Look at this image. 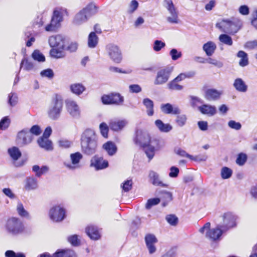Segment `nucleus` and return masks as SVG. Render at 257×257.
I'll return each instance as SVG.
<instances>
[{
  "mask_svg": "<svg viewBox=\"0 0 257 257\" xmlns=\"http://www.w3.org/2000/svg\"><path fill=\"white\" fill-rule=\"evenodd\" d=\"M81 146L82 152L87 156H91L97 151V140L95 131L86 129L82 134Z\"/></svg>",
  "mask_w": 257,
  "mask_h": 257,
  "instance_id": "f257e3e1",
  "label": "nucleus"
},
{
  "mask_svg": "<svg viewBox=\"0 0 257 257\" xmlns=\"http://www.w3.org/2000/svg\"><path fill=\"white\" fill-rule=\"evenodd\" d=\"M134 142L136 145H139L144 149L149 161L153 158L155 149L154 146L152 145L153 142L151 141L150 136L147 132L137 130L136 132Z\"/></svg>",
  "mask_w": 257,
  "mask_h": 257,
  "instance_id": "f03ea898",
  "label": "nucleus"
},
{
  "mask_svg": "<svg viewBox=\"0 0 257 257\" xmlns=\"http://www.w3.org/2000/svg\"><path fill=\"white\" fill-rule=\"evenodd\" d=\"M68 15L67 10L64 8L55 9L53 11L50 23L45 26V30L47 32H56L61 26L63 17Z\"/></svg>",
  "mask_w": 257,
  "mask_h": 257,
  "instance_id": "7ed1b4c3",
  "label": "nucleus"
},
{
  "mask_svg": "<svg viewBox=\"0 0 257 257\" xmlns=\"http://www.w3.org/2000/svg\"><path fill=\"white\" fill-rule=\"evenodd\" d=\"M5 227L8 233L14 236L22 234L25 231V226L23 221L17 217H11L8 219L6 222Z\"/></svg>",
  "mask_w": 257,
  "mask_h": 257,
  "instance_id": "20e7f679",
  "label": "nucleus"
},
{
  "mask_svg": "<svg viewBox=\"0 0 257 257\" xmlns=\"http://www.w3.org/2000/svg\"><path fill=\"white\" fill-rule=\"evenodd\" d=\"M241 26V22L236 19H234L232 21L223 20L216 25V27L221 31L231 34L236 33L240 29Z\"/></svg>",
  "mask_w": 257,
  "mask_h": 257,
  "instance_id": "39448f33",
  "label": "nucleus"
},
{
  "mask_svg": "<svg viewBox=\"0 0 257 257\" xmlns=\"http://www.w3.org/2000/svg\"><path fill=\"white\" fill-rule=\"evenodd\" d=\"M63 102L62 99L59 96H56L52 100L48 108V115L53 120L58 119L62 111Z\"/></svg>",
  "mask_w": 257,
  "mask_h": 257,
  "instance_id": "423d86ee",
  "label": "nucleus"
},
{
  "mask_svg": "<svg viewBox=\"0 0 257 257\" xmlns=\"http://www.w3.org/2000/svg\"><path fill=\"white\" fill-rule=\"evenodd\" d=\"M221 218L222 222L219 225L226 232L236 226L237 216L233 213L231 212H225L221 216Z\"/></svg>",
  "mask_w": 257,
  "mask_h": 257,
  "instance_id": "0eeeda50",
  "label": "nucleus"
},
{
  "mask_svg": "<svg viewBox=\"0 0 257 257\" xmlns=\"http://www.w3.org/2000/svg\"><path fill=\"white\" fill-rule=\"evenodd\" d=\"M34 139L28 128H25L18 132L16 138V144L20 147H24L31 144Z\"/></svg>",
  "mask_w": 257,
  "mask_h": 257,
  "instance_id": "6e6552de",
  "label": "nucleus"
},
{
  "mask_svg": "<svg viewBox=\"0 0 257 257\" xmlns=\"http://www.w3.org/2000/svg\"><path fill=\"white\" fill-rule=\"evenodd\" d=\"M106 51L110 59L114 63L119 64L122 60V54L119 46L109 44L106 46Z\"/></svg>",
  "mask_w": 257,
  "mask_h": 257,
  "instance_id": "1a4fd4ad",
  "label": "nucleus"
},
{
  "mask_svg": "<svg viewBox=\"0 0 257 257\" xmlns=\"http://www.w3.org/2000/svg\"><path fill=\"white\" fill-rule=\"evenodd\" d=\"M49 216L53 222H61L66 217V210L60 205L54 206L49 210Z\"/></svg>",
  "mask_w": 257,
  "mask_h": 257,
  "instance_id": "9d476101",
  "label": "nucleus"
},
{
  "mask_svg": "<svg viewBox=\"0 0 257 257\" xmlns=\"http://www.w3.org/2000/svg\"><path fill=\"white\" fill-rule=\"evenodd\" d=\"M173 70V67L170 66L159 70L157 72L154 84L155 85H162L166 83L168 81Z\"/></svg>",
  "mask_w": 257,
  "mask_h": 257,
  "instance_id": "9b49d317",
  "label": "nucleus"
},
{
  "mask_svg": "<svg viewBox=\"0 0 257 257\" xmlns=\"http://www.w3.org/2000/svg\"><path fill=\"white\" fill-rule=\"evenodd\" d=\"M164 6L170 15V16L167 18L168 22L172 24H178L179 23L178 13L172 0H164Z\"/></svg>",
  "mask_w": 257,
  "mask_h": 257,
  "instance_id": "f8f14e48",
  "label": "nucleus"
},
{
  "mask_svg": "<svg viewBox=\"0 0 257 257\" xmlns=\"http://www.w3.org/2000/svg\"><path fill=\"white\" fill-rule=\"evenodd\" d=\"M109 166L107 160L98 155L93 156L90 161V167L96 171L106 169Z\"/></svg>",
  "mask_w": 257,
  "mask_h": 257,
  "instance_id": "ddd939ff",
  "label": "nucleus"
},
{
  "mask_svg": "<svg viewBox=\"0 0 257 257\" xmlns=\"http://www.w3.org/2000/svg\"><path fill=\"white\" fill-rule=\"evenodd\" d=\"M101 100L105 104H121L123 101V97L118 93H112L108 95H104L101 97Z\"/></svg>",
  "mask_w": 257,
  "mask_h": 257,
  "instance_id": "4468645a",
  "label": "nucleus"
},
{
  "mask_svg": "<svg viewBox=\"0 0 257 257\" xmlns=\"http://www.w3.org/2000/svg\"><path fill=\"white\" fill-rule=\"evenodd\" d=\"M83 156L80 152H76L71 154L70 158L71 162H65V166L70 170H74L80 168V162L82 159Z\"/></svg>",
  "mask_w": 257,
  "mask_h": 257,
  "instance_id": "2eb2a0df",
  "label": "nucleus"
},
{
  "mask_svg": "<svg viewBox=\"0 0 257 257\" xmlns=\"http://www.w3.org/2000/svg\"><path fill=\"white\" fill-rule=\"evenodd\" d=\"M66 107L68 112L72 117L79 118L80 117V108L76 101L71 99L67 100Z\"/></svg>",
  "mask_w": 257,
  "mask_h": 257,
  "instance_id": "dca6fc26",
  "label": "nucleus"
},
{
  "mask_svg": "<svg viewBox=\"0 0 257 257\" xmlns=\"http://www.w3.org/2000/svg\"><path fill=\"white\" fill-rule=\"evenodd\" d=\"M66 39L62 35H56L51 36L49 39V44L51 47L65 49Z\"/></svg>",
  "mask_w": 257,
  "mask_h": 257,
  "instance_id": "f3484780",
  "label": "nucleus"
},
{
  "mask_svg": "<svg viewBox=\"0 0 257 257\" xmlns=\"http://www.w3.org/2000/svg\"><path fill=\"white\" fill-rule=\"evenodd\" d=\"M37 257H77L75 252L71 249H58L51 255L48 252H44Z\"/></svg>",
  "mask_w": 257,
  "mask_h": 257,
  "instance_id": "a211bd4d",
  "label": "nucleus"
},
{
  "mask_svg": "<svg viewBox=\"0 0 257 257\" xmlns=\"http://www.w3.org/2000/svg\"><path fill=\"white\" fill-rule=\"evenodd\" d=\"M226 232L223 228L218 224L215 228H209L206 232V237L211 241H217L220 239L221 235Z\"/></svg>",
  "mask_w": 257,
  "mask_h": 257,
  "instance_id": "6ab92c4d",
  "label": "nucleus"
},
{
  "mask_svg": "<svg viewBox=\"0 0 257 257\" xmlns=\"http://www.w3.org/2000/svg\"><path fill=\"white\" fill-rule=\"evenodd\" d=\"M148 177L149 181L154 186L163 187H167L168 186L166 183H163L159 174L154 171H150L149 172Z\"/></svg>",
  "mask_w": 257,
  "mask_h": 257,
  "instance_id": "aec40b11",
  "label": "nucleus"
},
{
  "mask_svg": "<svg viewBox=\"0 0 257 257\" xmlns=\"http://www.w3.org/2000/svg\"><path fill=\"white\" fill-rule=\"evenodd\" d=\"M128 121L126 119H113L111 120L109 123L110 128L115 132L121 131L127 124Z\"/></svg>",
  "mask_w": 257,
  "mask_h": 257,
  "instance_id": "412c9836",
  "label": "nucleus"
},
{
  "mask_svg": "<svg viewBox=\"0 0 257 257\" xmlns=\"http://www.w3.org/2000/svg\"><path fill=\"white\" fill-rule=\"evenodd\" d=\"M222 94V91L210 88L207 89L205 91L204 97L208 101H215L220 99Z\"/></svg>",
  "mask_w": 257,
  "mask_h": 257,
  "instance_id": "4be33fe9",
  "label": "nucleus"
},
{
  "mask_svg": "<svg viewBox=\"0 0 257 257\" xmlns=\"http://www.w3.org/2000/svg\"><path fill=\"white\" fill-rule=\"evenodd\" d=\"M38 187V181L33 176L28 177L24 181V189L27 191L36 190Z\"/></svg>",
  "mask_w": 257,
  "mask_h": 257,
  "instance_id": "5701e85b",
  "label": "nucleus"
},
{
  "mask_svg": "<svg viewBox=\"0 0 257 257\" xmlns=\"http://www.w3.org/2000/svg\"><path fill=\"white\" fill-rule=\"evenodd\" d=\"M198 109L202 114L209 116H212L217 113L216 107L208 104H203L201 106H198Z\"/></svg>",
  "mask_w": 257,
  "mask_h": 257,
  "instance_id": "b1692460",
  "label": "nucleus"
},
{
  "mask_svg": "<svg viewBox=\"0 0 257 257\" xmlns=\"http://www.w3.org/2000/svg\"><path fill=\"white\" fill-rule=\"evenodd\" d=\"M161 109L165 114H179L181 113V110L178 106H173L169 103L162 104Z\"/></svg>",
  "mask_w": 257,
  "mask_h": 257,
  "instance_id": "393cba45",
  "label": "nucleus"
},
{
  "mask_svg": "<svg viewBox=\"0 0 257 257\" xmlns=\"http://www.w3.org/2000/svg\"><path fill=\"white\" fill-rule=\"evenodd\" d=\"M87 235L93 240H97L100 238V235L96 226L93 225L88 226L85 229Z\"/></svg>",
  "mask_w": 257,
  "mask_h": 257,
  "instance_id": "a878e982",
  "label": "nucleus"
},
{
  "mask_svg": "<svg viewBox=\"0 0 257 257\" xmlns=\"http://www.w3.org/2000/svg\"><path fill=\"white\" fill-rule=\"evenodd\" d=\"M233 86L236 91L242 93L246 92L248 88L245 82L240 78L234 80Z\"/></svg>",
  "mask_w": 257,
  "mask_h": 257,
  "instance_id": "bb28decb",
  "label": "nucleus"
},
{
  "mask_svg": "<svg viewBox=\"0 0 257 257\" xmlns=\"http://www.w3.org/2000/svg\"><path fill=\"white\" fill-rule=\"evenodd\" d=\"M37 143L40 147L46 151H52L53 149L52 142L48 138L40 137L38 139Z\"/></svg>",
  "mask_w": 257,
  "mask_h": 257,
  "instance_id": "cd10ccee",
  "label": "nucleus"
},
{
  "mask_svg": "<svg viewBox=\"0 0 257 257\" xmlns=\"http://www.w3.org/2000/svg\"><path fill=\"white\" fill-rule=\"evenodd\" d=\"M70 89L72 93L79 96L86 90L85 86L81 83H75L70 85Z\"/></svg>",
  "mask_w": 257,
  "mask_h": 257,
  "instance_id": "c85d7f7f",
  "label": "nucleus"
},
{
  "mask_svg": "<svg viewBox=\"0 0 257 257\" xmlns=\"http://www.w3.org/2000/svg\"><path fill=\"white\" fill-rule=\"evenodd\" d=\"M82 10L89 19L97 13L98 8L94 3H90L84 8Z\"/></svg>",
  "mask_w": 257,
  "mask_h": 257,
  "instance_id": "c756f323",
  "label": "nucleus"
},
{
  "mask_svg": "<svg viewBox=\"0 0 257 257\" xmlns=\"http://www.w3.org/2000/svg\"><path fill=\"white\" fill-rule=\"evenodd\" d=\"M89 18L83 11H80L75 16L73 23L77 25H80L88 20Z\"/></svg>",
  "mask_w": 257,
  "mask_h": 257,
  "instance_id": "7c9ffc66",
  "label": "nucleus"
},
{
  "mask_svg": "<svg viewBox=\"0 0 257 257\" xmlns=\"http://www.w3.org/2000/svg\"><path fill=\"white\" fill-rule=\"evenodd\" d=\"M102 148L107 152L109 156L114 155L117 151V147L115 144L110 141L104 144Z\"/></svg>",
  "mask_w": 257,
  "mask_h": 257,
  "instance_id": "2f4dec72",
  "label": "nucleus"
},
{
  "mask_svg": "<svg viewBox=\"0 0 257 257\" xmlns=\"http://www.w3.org/2000/svg\"><path fill=\"white\" fill-rule=\"evenodd\" d=\"M216 48V44L212 41H209L204 44L203 46V50L208 56H212L214 53Z\"/></svg>",
  "mask_w": 257,
  "mask_h": 257,
  "instance_id": "473e14b6",
  "label": "nucleus"
},
{
  "mask_svg": "<svg viewBox=\"0 0 257 257\" xmlns=\"http://www.w3.org/2000/svg\"><path fill=\"white\" fill-rule=\"evenodd\" d=\"M155 125L159 131L163 133H168L172 129V126L169 123H164L161 120L155 121Z\"/></svg>",
  "mask_w": 257,
  "mask_h": 257,
  "instance_id": "72a5a7b5",
  "label": "nucleus"
},
{
  "mask_svg": "<svg viewBox=\"0 0 257 257\" xmlns=\"http://www.w3.org/2000/svg\"><path fill=\"white\" fill-rule=\"evenodd\" d=\"M8 153L12 159L16 161L18 160L22 156L21 152L17 147H13L8 150Z\"/></svg>",
  "mask_w": 257,
  "mask_h": 257,
  "instance_id": "f704fd0d",
  "label": "nucleus"
},
{
  "mask_svg": "<svg viewBox=\"0 0 257 257\" xmlns=\"http://www.w3.org/2000/svg\"><path fill=\"white\" fill-rule=\"evenodd\" d=\"M49 170V167L47 166H42L40 167L39 166L35 165L32 167V171L35 173V175L37 177H40L42 175L47 173Z\"/></svg>",
  "mask_w": 257,
  "mask_h": 257,
  "instance_id": "c9c22d12",
  "label": "nucleus"
},
{
  "mask_svg": "<svg viewBox=\"0 0 257 257\" xmlns=\"http://www.w3.org/2000/svg\"><path fill=\"white\" fill-rule=\"evenodd\" d=\"M23 69L26 71H31L35 69L34 64L27 58H24L20 64V70Z\"/></svg>",
  "mask_w": 257,
  "mask_h": 257,
  "instance_id": "e433bc0d",
  "label": "nucleus"
},
{
  "mask_svg": "<svg viewBox=\"0 0 257 257\" xmlns=\"http://www.w3.org/2000/svg\"><path fill=\"white\" fill-rule=\"evenodd\" d=\"M159 193L162 194L161 199L162 200V206H166L169 202L171 201L173 199L172 194L167 191H160Z\"/></svg>",
  "mask_w": 257,
  "mask_h": 257,
  "instance_id": "4c0bfd02",
  "label": "nucleus"
},
{
  "mask_svg": "<svg viewBox=\"0 0 257 257\" xmlns=\"http://www.w3.org/2000/svg\"><path fill=\"white\" fill-rule=\"evenodd\" d=\"M16 209L20 216L26 219H30L31 217L29 213L25 209L21 202H18Z\"/></svg>",
  "mask_w": 257,
  "mask_h": 257,
  "instance_id": "58836bf2",
  "label": "nucleus"
},
{
  "mask_svg": "<svg viewBox=\"0 0 257 257\" xmlns=\"http://www.w3.org/2000/svg\"><path fill=\"white\" fill-rule=\"evenodd\" d=\"M143 103L147 108V113L149 116L154 114V102L149 98L144 99Z\"/></svg>",
  "mask_w": 257,
  "mask_h": 257,
  "instance_id": "ea45409f",
  "label": "nucleus"
},
{
  "mask_svg": "<svg viewBox=\"0 0 257 257\" xmlns=\"http://www.w3.org/2000/svg\"><path fill=\"white\" fill-rule=\"evenodd\" d=\"M52 49L50 51V56L56 59L63 58L65 56L63 50L65 49H61L59 48L52 47Z\"/></svg>",
  "mask_w": 257,
  "mask_h": 257,
  "instance_id": "a19ab883",
  "label": "nucleus"
},
{
  "mask_svg": "<svg viewBox=\"0 0 257 257\" xmlns=\"http://www.w3.org/2000/svg\"><path fill=\"white\" fill-rule=\"evenodd\" d=\"M237 56L240 58L239 62V65L241 67H244L248 64V59L247 54L243 51H239L237 54Z\"/></svg>",
  "mask_w": 257,
  "mask_h": 257,
  "instance_id": "79ce46f5",
  "label": "nucleus"
},
{
  "mask_svg": "<svg viewBox=\"0 0 257 257\" xmlns=\"http://www.w3.org/2000/svg\"><path fill=\"white\" fill-rule=\"evenodd\" d=\"M98 37L95 32H91L88 36V45L89 48H95L98 43Z\"/></svg>",
  "mask_w": 257,
  "mask_h": 257,
  "instance_id": "37998d69",
  "label": "nucleus"
},
{
  "mask_svg": "<svg viewBox=\"0 0 257 257\" xmlns=\"http://www.w3.org/2000/svg\"><path fill=\"white\" fill-rule=\"evenodd\" d=\"M220 42L227 46H231L233 44V41L230 36L226 34H221L218 38Z\"/></svg>",
  "mask_w": 257,
  "mask_h": 257,
  "instance_id": "c03bdc74",
  "label": "nucleus"
},
{
  "mask_svg": "<svg viewBox=\"0 0 257 257\" xmlns=\"http://www.w3.org/2000/svg\"><path fill=\"white\" fill-rule=\"evenodd\" d=\"M18 102V97L15 92H11L8 97V103L11 107L15 106Z\"/></svg>",
  "mask_w": 257,
  "mask_h": 257,
  "instance_id": "a18cd8bd",
  "label": "nucleus"
},
{
  "mask_svg": "<svg viewBox=\"0 0 257 257\" xmlns=\"http://www.w3.org/2000/svg\"><path fill=\"white\" fill-rule=\"evenodd\" d=\"M187 116L185 114H177L176 116L175 122L177 125L180 127L184 126L187 122Z\"/></svg>",
  "mask_w": 257,
  "mask_h": 257,
  "instance_id": "49530a36",
  "label": "nucleus"
},
{
  "mask_svg": "<svg viewBox=\"0 0 257 257\" xmlns=\"http://www.w3.org/2000/svg\"><path fill=\"white\" fill-rule=\"evenodd\" d=\"M175 80H172L168 84V87L170 90L180 91L183 89V86L178 83Z\"/></svg>",
  "mask_w": 257,
  "mask_h": 257,
  "instance_id": "de8ad7c7",
  "label": "nucleus"
},
{
  "mask_svg": "<svg viewBox=\"0 0 257 257\" xmlns=\"http://www.w3.org/2000/svg\"><path fill=\"white\" fill-rule=\"evenodd\" d=\"M232 174V171L227 167H223L221 170V176L223 179H227L231 177Z\"/></svg>",
  "mask_w": 257,
  "mask_h": 257,
  "instance_id": "09e8293b",
  "label": "nucleus"
},
{
  "mask_svg": "<svg viewBox=\"0 0 257 257\" xmlns=\"http://www.w3.org/2000/svg\"><path fill=\"white\" fill-rule=\"evenodd\" d=\"M123 191L127 192L130 191L133 187V180L132 179L125 180L120 186Z\"/></svg>",
  "mask_w": 257,
  "mask_h": 257,
  "instance_id": "8fccbe9b",
  "label": "nucleus"
},
{
  "mask_svg": "<svg viewBox=\"0 0 257 257\" xmlns=\"http://www.w3.org/2000/svg\"><path fill=\"white\" fill-rule=\"evenodd\" d=\"M32 57L34 60L40 62L45 61L44 55L38 50H36L33 52Z\"/></svg>",
  "mask_w": 257,
  "mask_h": 257,
  "instance_id": "3c124183",
  "label": "nucleus"
},
{
  "mask_svg": "<svg viewBox=\"0 0 257 257\" xmlns=\"http://www.w3.org/2000/svg\"><path fill=\"white\" fill-rule=\"evenodd\" d=\"M247 155L243 153H240L238 154L236 163L239 166H243L247 161Z\"/></svg>",
  "mask_w": 257,
  "mask_h": 257,
  "instance_id": "603ef678",
  "label": "nucleus"
},
{
  "mask_svg": "<svg viewBox=\"0 0 257 257\" xmlns=\"http://www.w3.org/2000/svg\"><path fill=\"white\" fill-rule=\"evenodd\" d=\"M174 152L176 154L180 157L188 158L190 159H193V156L188 154L185 150L179 147H176L174 149Z\"/></svg>",
  "mask_w": 257,
  "mask_h": 257,
  "instance_id": "864d4df0",
  "label": "nucleus"
},
{
  "mask_svg": "<svg viewBox=\"0 0 257 257\" xmlns=\"http://www.w3.org/2000/svg\"><path fill=\"white\" fill-rule=\"evenodd\" d=\"M160 202L159 198H153L148 200L146 204V208L147 209H151L153 206L158 204Z\"/></svg>",
  "mask_w": 257,
  "mask_h": 257,
  "instance_id": "5fc2aeb1",
  "label": "nucleus"
},
{
  "mask_svg": "<svg viewBox=\"0 0 257 257\" xmlns=\"http://www.w3.org/2000/svg\"><path fill=\"white\" fill-rule=\"evenodd\" d=\"M10 122L11 120L9 116H7L2 118L0 120V130H6L9 126Z\"/></svg>",
  "mask_w": 257,
  "mask_h": 257,
  "instance_id": "6e6d98bb",
  "label": "nucleus"
},
{
  "mask_svg": "<svg viewBox=\"0 0 257 257\" xmlns=\"http://www.w3.org/2000/svg\"><path fill=\"white\" fill-rule=\"evenodd\" d=\"M5 257H26L24 253L19 252H15L12 250H8L5 253Z\"/></svg>",
  "mask_w": 257,
  "mask_h": 257,
  "instance_id": "4d7b16f0",
  "label": "nucleus"
},
{
  "mask_svg": "<svg viewBox=\"0 0 257 257\" xmlns=\"http://www.w3.org/2000/svg\"><path fill=\"white\" fill-rule=\"evenodd\" d=\"M139 7V3L136 0H132L128 5L127 13L132 14L137 10Z\"/></svg>",
  "mask_w": 257,
  "mask_h": 257,
  "instance_id": "13d9d810",
  "label": "nucleus"
},
{
  "mask_svg": "<svg viewBox=\"0 0 257 257\" xmlns=\"http://www.w3.org/2000/svg\"><path fill=\"white\" fill-rule=\"evenodd\" d=\"M170 55L173 60L176 61L181 57L182 53L177 49L173 48L170 50Z\"/></svg>",
  "mask_w": 257,
  "mask_h": 257,
  "instance_id": "bf43d9fd",
  "label": "nucleus"
},
{
  "mask_svg": "<svg viewBox=\"0 0 257 257\" xmlns=\"http://www.w3.org/2000/svg\"><path fill=\"white\" fill-rule=\"evenodd\" d=\"M166 46L165 43L160 40H155L154 42L153 49L156 52L160 51L162 48Z\"/></svg>",
  "mask_w": 257,
  "mask_h": 257,
  "instance_id": "052dcab7",
  "label": "nucleus"
},
{
  "mask_svg": "<svg viewBox=\"0 0 257 257\" xmlns=\"http://www.w3.org/2000/svg\"><path fill=\"white\" fill-rule=\"evenodd\" d=\"M99 129L102 136L107 138L108 137V126L105 122H102L99 125Z\"/></svg>",
  "mask_w": 257,
  "mask_h": 257,
  "instance_id": "680f3d73",
  "label": "nucleus"
},
{
  "mask_svg": "<svg viewBox=\"0 0 257 257\" xmlns=\"http://www.w3.org/2000/svg\"><path fill=\"white\" fill-rule=\"evenodd\" d=\"M40 75L43 77H47L49 79H52L54 75L53 71L50 69L48 68L42 71L40 73Z\"/></svg>",
  "mask_w": 257,
  "mask_h": 257,
  "instance_id": "e2e57ef3",
  "label": "nucleus"
},
{
  "mask_svg": "<svg viewBox=\"0 0 257 257\" xmlns=\"http://www.w3.org/2000/svg\"><path fill=\"white\" fill-rule=\"evenodd\" d=\"M190 104L193 107H196L198 103L203 104L204 102L203 100L197 96H190Z\"/></svg>",
  "mask_w": 257,
  "mask_h": 257,
  "instance_id": "0e129e2a",
  "label": "nucleus"
},
{
  "mask_svg": "<svg viewBox=\"0 0 257 257\" xmlns=\"http://www.w3.org/2000/svg\"><path fill=\"white\" fill-rule=\"evenodd\" d=\"M166 219L170 224L173 226H175L178 221V218L175 215L173 214L167 215Z\"/></svg>",
  "mask_w": 257,
  "mask_h": 257,
  "instance_id": "69168bd1",
  "label": "nucleus"
},
{
  "mask_svg": "<svg viewBox=\"0 0 257 257\" xmlns=\"http://www.w3.org/2000/svg\"><path fill=\"white\" fill-rule=\"evenodd\" d=\"M228 126L232 129L236 131H238L241 128V124L239 122H236L235 120H231L228 122Z\"/></svg>",
  "mask_w": 257,
  "mask_h": 257,
  "instance_id": "338daca9",
  "label": "nucleus"
},
{
  "mask_svg": "<svg viewBox=\"0 0 257 257\" xmlns=\"http://www.w3.org/2000/svg\"><path fill=\"white\" fill-rule=\"evenodd\" d=\"M68 241L73 246H77L80 243L78 235L76 234L69 236L68 237Z\"/></svg>",
  "mask_w": 257,
  "mask_h": 257,
  "instance_id": "774afa93",
  "label": "nucleus"
}]
</instances>
